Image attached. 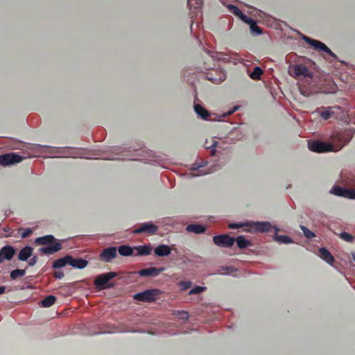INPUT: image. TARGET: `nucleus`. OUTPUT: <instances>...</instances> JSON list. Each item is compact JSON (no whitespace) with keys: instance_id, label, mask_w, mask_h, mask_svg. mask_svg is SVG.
Returning a JSON list of instances; mask_svg holds the SVG:
<instances>
[{"instance_id":"f257e3e1","label":"nucleus","mask_w":355,"mask_h":355,"mask_svg":"<svg viewBox=\"0 0 355 355\" xmlns=\"http://www.w3.org/2000/svg\"><path fill=\"white\" fill-rule=\"evenodd\" d=\"M331 139L332 143L322 142L320 141L309 142V148L313 152L321 153L338 151L345 145L343 136L338 132L333 133Z\"/></svg>"},{"instance_id":"f03ea898","label":"nucleus","mask_w":355,"mask_h":355,"mask_svg":"<svg viewBox=\"0 0 355 355\" xmlns=\"http://www.w3.org/2000/svg\"><path fill=\"white\" fill-rule=\"evenodd\" d=\"M55 241V239L53 235H46L37 238L35 243L39 245H48L41 248L39 250L45 254H52L62 249V245L60 243H54Z\"/></svg>"},{"instance_id":"7ed1b4c3","label":"nucleus","mask_w":355,"mask_h":355,"mask_svg":"<svg viewBox=\"0 0 355 355\" xmlns=\"http://www.w3.org/2000/svg\"><path fill=\"white\" fill-rule=\"evenodd\" d=\"M117 273L115 272H109L98 275L94 279V284L98 290H104L114 286L113 284L109 282L116 277Z\"/></svg>"},{"instance_id":"20e7f679","label":"nucleus","mask_w":355,"mask_h":355,"mask_svg":"<svg viewBox=\"0 0 355 355\" xmlns=\"http://www.w3.org/2000/svg\"><path fill=\"white\" fill-rule=\"evenodd\" d=\"M159 294L160 291L158 289H148L135 294L133 298L140 302H152L156 300Z\"/></svg>"},{"instance_id":"39448f33","label":"nucleus","mask_w":355,"mask_h":355,"mask_svg":"<svg viewBox=\"0 0 355 355\" xmlns=\"http://www.w3.org/2000/svg\"><path fill=\"white\" fill-rule=\"evenodd\" d=\"M289 74L295 78L303 76L304 78H312L313 74L308 68L303 64H293L289 67Z\"/></svg>"},{"instance_id":"423d86ee","label":"nucleus","mask_w":355,"mask_h":355,"mask_svg":"<svg viewBox=\"0 0 355 355\" xmlns=\"http://www.w3.org/2000/svg\"><path fill=\"white\" fill-rule=\"evenodd\" d=\"M213 241L218 246L227 248L234 245L235 239L230 236L228 234H220L214 236Z\"/></svg>"},{"instance_id":"0eeeda50","label":"nucleus","mask_w":355,"mask_h":355,"mask_svg":"<svg viewBox=\"0 0 355 355\" xmlns=\"http://www.w3.org/2000/svg\"><path fill=\"white\" fill-rule=\"evenodd\" d=\"M22 160V157L16 153H7L0 155V164L8 166L19 163Z\"/></svg>"},{"instance_id":"6e6552de","label":"nucleus","mask_w":355,"mask_h":355,"mask_svg":"<svg viewBox=\"0 0 355 355\" xmlns=\"http://www.w3.org/2000/svg\"><path fill=\"white\" fill-rule=\"evenodd\" d=\"M304 39L306 43L313 46L315 50L326 52L329 55L336 57V55L324 43L307 37Z\"/></svg>"},{"instance_id":"1a4fd4ad","label":"nucleus","mask_w":355,"mask_h":355,"mask_svg":"<svg viewBox=\"0 0 355 355\" xmlns=\"http://www.w3.org/2000/svg\"><path fill=\"white\" fill-rule=\"evenodd\" d=\"M304 39L306 43L313 46L315 50L326 52L329 55L336 57V55L324 43L307 37Z\"/></svg>"},{"instance_id":"9d476101","label":"nucleus","mask_w":355,"mask_h":355,"mask_svg":"<svg viewBox=\"0 0 355 355\" xmlns=\"http://www.w3.org/2000/svg\"><path fill=\"white\" fill-rule=\"evenodd\" d=\"M117 256V249L116 247H109L105 248L99 254V259L105 262H110Z\"/></svg>"},{"instance_id":"9b49d317","label":"nucleus","mask_w":355,"mask_h":355,"mask_svg":"<svg viewBox=\"0 0 355 355\" xmlns=\"http://www.w3.org/2000/svg\"><path fill=\"white\" fill-rule=\"evenodd\" d=\"M245 225H249L252 230L259 232H268L272 228V225L269 222H253L246 223Z\"/></svg>"},{"instance_id":"f8f14e48","label":"nucleus","mask_w":355,"mask_h":355,"mask_svg":"<svg viewBox=\"0 0 355 355\" xmlns=\"http://www.w3.org/2000/svg\"><path fill=\"white\" fill-rule=\"evenodd\" d=\"M331 191L336 196L355 199V189H345L337 186L333 187Z\"/></svg>"},{"instance_id":"ddd939ff","label":"nucleus","mask_w":355,"mask_h":355,"mask_svg":"<svg viewBox=\"0 0 355 355\" xmlns=\"http://www.w3.org/2000/svg\"><path fill=\"white\" fill-rule=\"evenodd\" d=\"M15 253L13 247L6 245L0 250V263H3L5 260H11Z\"/></svg>"},{"instance_id":"4468645a","label":"nucleus","mask_w":355,"mask_h":355,"mask_svg":"<svg viewBox=\"0 0 355 355\" xmlns=\"http://www.w3.org/2000/svg\"><path fill=\"white\" fill-rule=\"evenodd\" d=\"M164 268L150 267L139 270L138 274L141 277H156L164 270Z\"/></svg>"},{"instance_id":"2eb2a0df","label":"nucleus","mask_w":355,"mask_h":355,"mask_svg":"<svg viewBox=\"0 0 355 355\" xmlns=\"http://www.w3.org/2000/svg\"><path fill=\"white\" fill-rule=\"evenodd\" d=\"M157 226L152 224V223H144L139 228L134 230V233L140 234V233H148L150 234H154L157 231Z\"/></svg>"},{"instance_id":"dca6fc26","label":"nucleus","mask_w":355,"mask_h":355,"mask_svg":"<svg viewBox=\"0 0 355 355\" xmlns=\"http://www.w3.org/2000/svg\"><path fill=\"white\" fill-rule=\"evenodd\" d=\"M228 8L232 13H233L235 16L239 17L244 22L250 24V22L252 21V19L243 14L238 7L234 5H229Z\"/></svg>"},{"instance_id":"f3484780","label":"nucleus","mask_w":355,"mask_h":355,"mask_svg":"<svg viewBox=\"0 0 355 355\" xmlns=\"http://www.w3.org/2000/svg\"><path fill=\"white\" fill-rule=\"evenodd\" d=\"M134 250L137 252L134 256H148L151 254L153 248L150 245H143L134 247Z\"/></svg>"},{"instance_id":"a211bd4d","label":"nucleus","mask_w":355,"mask_h":355,"mask_svg":"<svg viewBox=\"0 0 355 355\" xmlns=\"http://www.w3.org/2000/svg\"><path fill=\"white\" fill-rule=\"evenodd\" d=\"M171 250L172 249L170 246L165 244H161L155 248L154 252L155 255L158 257H166L171 254Z\"/></svg>"},{"instance_id":"6ab92c4d","label":"nucleus","mask_w":355,"mask_h":355,"mask_svg":"<svg viewBox=\"0 0 355 355\" xmlns=\"http://www.w3.org/2000/svg\"><path fill=\"white\" fill-rule=\"evenodd\" d=\"M322 110L320 112V116L324 120H328L334 116V109H340L339 107H322Z\"/></svg>"},{"instance_id":"aec40b11","label":"nucleus","mask_w":355,"mask_h":355,"mask_svg":"<svg viewBox=\"0 0 355 355\" xmlns=\"http://www.w3.org/2000/svg\"><path fill=\"white\" fill-rule=\"evenodd\" d=\"M71 259V255H67L62 258H60L55 261H53L52 267L55 269H59L62 267H64L67 265H69L70 261Z\"/></svg>"},{"instance_id":"412c9836","label":"nucleus","mask_w":355,"mask_h":355,"mask_svg":"<svg viewBox=\"0 0 355 355\" xmlns=\"http://www.w3.org/2000/svg\"><path fill=\"white\" fill-rule=\"evenodd\" d=\"M319 255L323 260L329 264H333L335 261L334 257L331 254L329 251H328L324 248H320Z\"/></svg>"},{"instance_id":"4be33fe9","label":"nucleus","mask_w":355,"mask_h":355,"mask_svg":"<svg viewBox=\"0 0 355 355\" xmlns=\"http://www.w3.org/2000/svg\"><path fill=\"white\" fill-rule=\"evenodd\" d=\"M88 264V261L83 259H73L71 256V259L69 266L78 269L85 268Z\"/></svg>"},{"instance_id":"5701e85b","label":"nucleus","mask_w":355,"mask_h":355,"mask_svg":"<svg viewBox=\"0 0 355 355\" xmlns=\"http://www.w3.org/2000/svg\"><path fill=\"white\" fill-rule=\"evenodd\" d=\"M33 253V248L30 246H26L22 248L19 253L18 258L21 261H26Z\"/></svg>"},{"instance_id":"b1692460","label":"nucleus","mask_w":355,"mask_h":355,"mask_svg":"<svg viewBox=\"0 0 355 355\" xmlns=\"http://www.w3.org/2000/svg\"><path fill=\"white\" fill-rule=\"evenodd\" d=\"M117 251L119 252L120 255L123 256V257H128V256H132V255L134 256V254H135L134 248H131L129 245H120L118 248Z\"/></svg>"},{"instance_id":"393cba45","label":"nucleus","mask_w":355,"mask_h":355,"mask_svg":"<svg viewBox=\"0 0 355 355\" xmlns=\"http://www.w3.org/2000/svg\"><path fill=\"white\" fill-rule=\"evenodd\" d=\"M194 110L196 114L200 116L203 119H208V117L210 116L209 112L202 106L199 104H196L194 105Z\"/></svg>"},{"instance_id":"a878e982","label":"nucleus","mask_w":355,"mask_h":355,"mask_svg":"<svg viewBox=\"0 0 355 355\" xmlns=\"http://www.w3.org/2000/svg\"><path fill=\"white\" fill-rule=\"evenodd\" d=\"M187 230L189 232H193L196 234H201L205 231L204 225L198 224H191L187 227Z\"/></svg>"},{"instance_id":"bb28decb","label":"nucleus","mask_w":355,"mask_h":355,"mask_svg":"<svg viewBox=\"0 0 355 355\" xmlns=\"http://www.w3.org/2000/svg\"><path fill=\"white\" fill-rule=\"evenodd\" d=\"M235 241L236 242L237 246L240 249H244L247 248L248 246L251 245V242L245 239L243 236H239L236 239H235Z\"/></svg>"},{"instance_id":"cd10ccee","label":"nucleus","mask_w":355,"mask_h":355,"mask_svg":"<svg viewBox=\"0 0 355 355\" xmlns=\"http://www.w3.org/2000/svg\"><path fill=\"white\" fill-rule=\"evenodd\" d=\"M55 301H56V298L55 296L49 295V296L46 297L44 300H42L41 301L40 304L43 307L47 308V307H50L53 304H54Z\"/></svg>"},{"instance_id":"c85d7f7f","label":"nucleus","mask_w":355,"mask_h":355,"mask_svg":"<svg viewBox=\"0 0 355 355\" xmlns=\"http://www.w3.org/2000/svg\"><path fill=\"white\" fill-rule=\"evenodd\" d=\"M263 74V70L259 67H255L253 71L250 74V78L253 80L260 79Z\"/></svg>"},{"instance_id":"c756f323","label":"nucleus","mask_w":355,"mask_h":355,"mask_svg":"<svg viewBox=\"0 0 355 355\" xmlns=\"http://www.w3.org/2000/svg\"><path fill=\"white\" fill-rule=\"evenodd\" d=\"M25 273V270L15 269L10 272V277L12 279H16L18 277L24 276Z\"/></svg>"},{"instance_id":"7c9ffc66","label":"nucleus","mask_w":355,"mask_h":355,"mask_svg":"<svg viewBox=\"0 0 355 355\" xmlns=\"http://www.w3.org/2000/svg\"><path fill=\"white\" fill-rule=\"evenodd\" d=\"M275 239L278 242H280L282 243H286V244L291 243L293 242L289 236H286V235H276L275 236Z\"/></svg>"},{"instance_id":"2f4dec72","label":"nucleus","mask_w":355,"mask_h":355,"mask_svg":"<svg viewBox=\"0 0 355 355\" xmlns=\"http://www.w3.org/2000/svg\"><path fill=\"white\" fill-rule=\"evenodd\" d=\"M205 145V148H211V155H215L216 150H215L214 148H216V146H217V141H216L215 140H214L212 139H211V144L210 145H209V142L207 140Z\"/></svg>"},{"instance_id":"473e14b6","label":"nucleus","mask_w":355,"mask_h":355,"mask_svg":"<svg viewBox=\"0 0 355 355\" xmlns=\"http://www.w3.org/2000/svg\"><path fill=\"white\" fill-rule=\"evenodd\" d=\"M300 228L302 230L304 235L307 239H312L315 236V234L313 232H311V230H309L308 228H306L305 226L300 225Z\"/></svg>"},{"instance_id":"72a5a7b5","label":"nucleus","mask_w":355,"mask_h":355,"mask_svg":"<svg viewBox=\"0 0 355 355\" xmlns=\"http://www.w3.org/2000/svg\"><path fill=\"white\" fill-rule=\"evenodd\" d=\"M340 238L347 242H352L354 240V236L347 232H342L340 234Z\"/></svg>"},{"instance_id":"f704fd0d","label":"nucleus","mask_w":355,"mask_h":355,"mask_svg":"<svg viewBox=\"0 0 355 355\" xmlns=\"http://www.w3.org/2000/svg\"><path fill=\"white\" fill-rule=\"evenodd\" d=\"M205 289H206L205 287L198 286L194 287L191 290H190L189 294L190 295L198 294V293H200L202 291H204Z\"/></svg>"},{"instance_id":"c9c22d12","label":"nucleus","mask_w":355,"mask_h":355,"mask_svg":"<svg viewBox=\"0 0 355 355\" xmlns=\"http://www.w3.org/2000/svg\"><path fill=\"white\" fill-rule=\"evenodd\" d=\"M250 28L252 31L256 32L257 34H261L262 33L261 28H259L256 23L252 19V21L250 22Z\"/></svg>"},{"instance_id":"e433bc0d","label":"nucleus","mask_w":355,"mask_h":355,"mask_svg":"<svg viewBox=\"0 0 355 355\" xmlns=\"http://www.w3.org/2000/svg\"><path fill=\"white\" fill-rule=\"evenodd\" d=\"M33 233V230L31 228H27L24 230L23 232L21 233V238L24 239L26 237L30 236Z\"/></svg>"},{"instance_id":"4c0bfd02","label":"nucleus","mask_w":355,"mask_h":355,"mask_svg":"<svg viewBox=\"0 0 355 355\" xmlns=\"http://www.w3.org/2000/svg\"><path fill=\"white\" fill-rule=\"evenodd\" d=\"M245 225L243 224V223H230L228 225V227L230 229H236V228H239V227H241L243 226H244Z\"/></svg>"},{"instance_id":"58836bf2","label":"nucleus","mask_w":355,"mask_h":355,"mask_svg":"<svg viewBox=\"0 0 355 355\" xmlns=\"http://www.w3.org/2000/svg\"><path fill=\"white\" fill-rule=\"evenodd\" d=\"M53 275L56 279H62L64 277V273L62 271H55Z\"/></svg>"},{"instance_id":"ea45409f","label":"nucleus","mask_w":355,"mask_h":355,"mask_svg":"<svg viewBox=\"0 0 355 355\" xmlns=\"http://www.w3.org/2000/svg\"><path fill=\"white\" fill-rule=\"evenodd\" d=\"M37 257H34L29 260L28 265L34 266L37 263Z\"/></svg>"},{"instance_id":"a19ab883","label":"nucleus","mask_w":355,"mask_h":355,"mask_svg":"<svg viewBox=\"0 0 355 355\" xmlns=\"http://www.w3.org/2000/svg\"><path fill=\"white\" fill-rule=\"evenodd\" d=\"M182 284L184 286L185 288H189L191 286V282H184Z\"/></svg>"},{"instance_id":"79ce46f5","label":"nucleus","mask_w":355,"mask_h":355,"mask_svg":"<svg viewBox=\"0 0 355 355\" xmlns=\"http://www.w3.org/2000/svg\"><path fill=\"white\" fill-rule=\"evenodd\" d=\"M6 291V286H0V295L4 293Z\"/></svg>"},{"instance_id":"37998d69","label":"nucleus","mask_w":355,"mask_h":355,"mask_svg":"<svg viewBox=\"0 0 355 355\" xmlns=\"http://www.w3.org/2000/svg\"><path fill=\"white\" fill-rule=\"evenodd\" d=\"M204 174H206V173H192L191 175L192 176H199V175H204Z\"/></svg>"},{"instance_id":"c03bdc74","label":"nucleus","mask_w":355,"mask_h":355,"mask_svg":"<svg viewBox=\"0 0 355 355\" xmlns=\"http://www.w3.org/2000/svg\"><path fill=\"white\" fill-rule=\"evenodd\" d=\"M202 166V165H198L196 167L193 168V171H196L198 168H199Z\"/></svg>"},{"instance_id":"a18cd8bd","label":"nucleus","mask_w":355,"mask_h":355,"mask_svg":"<svg viewBox=\"0 0 355 355\" xmlns=\"http://www.w3.org/2000/svg\"><path fill=\"white\" fill-rule=\"evenodd\" d=\"M202 3V0H197L196 1V5L197 6H200Z\"/></svg>"},{"instance_id":"49530a36","label":"nucleus","mask_w":355,"mask_h":355,"mask_svg":"<svg viewBox=\"0 0 355 355\" xmlns=\"http://www.w3.org/2000/svg\"><path fill=\"white\" fill-rule=\"evenodd\" d=\"M191 2H192V0H188V1H187V4H188V6H190V7H191V5H192Z\"/></svg>"},{"instance_id":"de8ad7c7","label":"nucleus","mask_w":355,"mask_h":355,"mask_svg":"<svg viewBox=\"0 0 355 355\" xmlns=\"http://www.w3.org/2000/svg\"><path fill=\"white\" fill-rule=\"evenodd\" d=\"M237 107H235L232 111H230L228 112V114H233V112H234L236 111Z\"/></svg>"},{"instance_id":"09e8293b","label":"nucleus","mask_w":355,"mask_h":355,"mask_svg":"<svg viewBox=\"0 0 355 355\" xmlns=\"http://www.w3.org/2000/svg\"><path fill=\"white\" fill-rule=\"evenodd\" d=\"M354 259L355 260V256L354 255Z\"/></svg>"}]
</instances>
